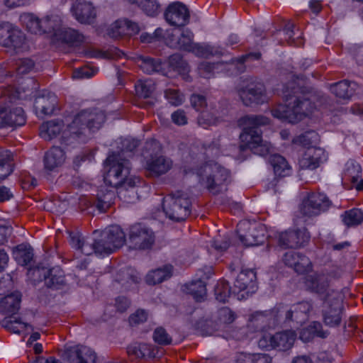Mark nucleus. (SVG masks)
<instances>
[{
  "label": "nucleus",
  "instance_id": "3c124183",
  "mask_svg": "<svg viewBox=\"0 0 363 363\" xmlns=\"http://www.w3.org/2000/svg\"><path fill=\"white\" fill-rule=\"evenodd\" d=\"M59 35L62 41L69 44L77 45L84 40V35L70 28L60 30Z\"/></svg>",
  "mask_w": 363,
  "mask_h": 363
},
{
  "label": "nucleus",
  "instance_id": "f257e3e1",
  "mask_svg": "<svg viewBox=\"0 0 363 363\" xmlns=\"http://www.w3.org/2000/svg\"><path fill=\"white\" fill-rule=\"evenodd\" d=\"M285 105L272 110L275 118L294 123L309 115L315 108V96L295 81L289 83L284 91Z\"/></svg>",
  "mask_w": 363,
  "mask_h": 363
},
{
  "label": "nucleus",
  "instance_id": "49530a36",
  "mask_svg": "<svg viewBox=\"0 0 363 363\" xmlns=\"http://www.w3.org/2000/svg\"><path fill=\"white\" fill-rule=\"evenodd\" d=\"M342 222L347 227L356 226L363 222V211L359 208L346 211L342 215Z\"/></svg>",
  "mask_w": 363,
  "mask_h": 363
},
{
  "label": "nucleus",
  "instance_id": "09e8293b",
  "mask_svg": "<svg viewBox=\"0 0 363 363\" xmlns=\"http://www.w3.org/2000/svg\"><path fill=\"white\" fill-rule=\"evenodd\" d=\"M140 69L147 74L159 72L161 69V62L149 57H141L138 60Z\"/></svg>",
  "mask_w": 363,
  "mask_h": 363
},
{
  "label": "nucleus",
  "instance_id": "052dcab7",
  "mask_svg": "<svg viewBox=\"0 0 363 363\" xmlns=\"http://www.w3.org/2000/svg\"><path fill=\"white\" fill-rule=\"evenodd\" d=\"M295 26L291 22H288L284 28V34L285 35L284 40L288 43L289 45H294L295 46H299L301 45L302 42L301 40L299 39V36H298L296 38L294 37L295 35V31L294 30Z\"/></svg>",
  "mask_w": 363,
  "mask_h": 363
},
{
  "label": "nucleus",
  "instance_id": "4d7b16f0",
  "mask_svg": "<svg viewBox=\"0 0 363 363\" xmlns=\"http://www.w3.org/2000/svg\"><path fill=\"white\" fill-rule=\"evenodd\" d=\"M318 139L317 133L313 131H307L301 135L297 136L296 138L293 139V143L294 144L301 145L303 147H311V145L315 143Z\"/></svg>",
  "mask_w": 363,
  "mask_h": 363
},
{
  "label": "nucleus",
  "instance_id": "774afa93",
  "mask_svg": "<svg viewBox=\"0 0 363 363\" xmlns=\"http://www.w3.org/2000/svg\"><path fill=\"white\" fill-rule=\"evenodd\" d=\"M191 105L196 111H199L201 108L206 106V99L204 96L193 94L190 97Z\"/></svg>",
  "mask_w": 363,
  "mask_h": 363
},
{
  "label": "nucleus",
  "instance_id": "423d86ee",
  "mask_svg": "<svg viewBox=\"0 0 363 363\" xmlns=\"http://www.w3.org/2000/svg\"><path fill=\"white\" fill-rule=\"evenodd\" d=\"M194 34L189 30H183L179 34L172 33L167 38V45L174 49L192 52L196 55L206 57L208 55H222V49L218 50L213 47L202 46L194 43Z\"/></svg>",
  "mask_w": 363,
  "mask_h": 363
},
{
  "label": "nucleus",
  "instance_id": "6ab92c4d",
  "mask_svg": "<svg viewBox=\"0 0 363 363\" xmlns=\"http://www.w3.org/2000/svg\"><path fill=\"white\" fill-rule=\"evenodd\" d=\"M296 334L293 330H284L277 333L274 335L265 336L260 343L269 342V347L279 351H286L291 349L294 343Z\"/></svg>",
  "mask_w": 363,
  "mask_h": 363
},
{
  "label": "nucleus",
  "instance_id": "bf43d9fd",
  "mask_svg": "<svg viewBox=\"0 0 363 363\" xmlns=\"http://www.w3.org/2000/svg\"><path fill=\"white\" fill-rule=\"evenodd\" d=\"M8 40V45H5L6 47L13 46L15 48H20L24 43L25 36L20 30L12 28Z\"/></svg>",
  "mask_w": 363,
  "mask_h": 363
},
{
  "label": "nucleus",
  "instance_id": "f8f14e48",
  "mask_svg": "<svg viewBox=\"0 0 363 363\" xmlns=\"http://www.w3.org/2000/svg\"><path fill=\"white\" fill-rule=\"evenodd\" d=\"M330 201L323 194L312 192L303 199L301 206V212L308 217L316 216L328 209Z\"/></svg>",
  "mask_w": 363,
  "mask_h": 363
},
{
  "label": "nucleus",
  "instance_id": "5fc2aeb1",
  "mask_svg": "<svg viewBox=\"0 0 363 363\" xmlns=\"http://www.w3.org/2000/svg\"><path fill=\"white\" fill-rule=\"evenodd\" d=\"M6 157L0 159V182L4 180L13 171V164L11 159V152L6 151Z\"/></svg>",
  "mask_w": 363,
  "mask_h": 363
},
{
  "label": "nucleus",
  "instance_id": "0e129e2a",
  "mask_svg": "<svg viewBox=\"0 0 363 363\" xmlns=\"http://www.w3.org/2000/svg\"><path fill=\"white\" fill-rule=\"evenodd\" d=\"M12 25L9 22L0 21V44L7 45Z\"/></svg>",
  "mask_w": 363,
  "mask_h": 363
},
{
  "label": "nucleus",
  "instance_id": "a19ab883",
  "mask_svg": "<svg viewBox=\"0 0 363 363\" xmlns=\"http://www.w3.org/2000/svg\"><path fill=\"white\" fill-rule=\"evenodd\" d=\"M186 292L197 302L203 301L206 296V283L201 279L192 281L186 286Z\"/></svg>",
  "mask_w": 363,
  "mask_h": 363
},
{
  "label": "nucleus",
  "instance_id": "f704fd0d",
  "mask_svg": "<svg viewBox=\"0 0 363 363\" xmlns=\"http://www.w3.org/2000/svg\"><path fill=\"white\" fill-rule=\"evenodd\" d=\"M105 238H107L111 244L113 252L121 247L125 241V235L118 225H111L107 228L104 231Z\"/></svg>",
  "mask_w": 363,
  "mask_h": 363
},
{
  "label": "nucleus",
  "instance_id": "4468645a",
  "mask_svg": "<svg viewBox=\"0 0 363 363\" xmlns=\"http://www.w3.org/2000/svg\"><path fill=\"white\" fill-rule=\"evenodd\" d=\"M310 234L306 228L281 233L278 237V245L284 249L305 246L310 240Z\"/></svg>",
  "mask_w": 363,
  "mask_h": 363
},
{
  "label": "nucleus",
  "instance_id": "f03ea898",
  "mask_svg": "<svg viewBox=\"0 0 363 363\" xmlns=\"http://www.w3.org/2000/svg\"><path fill=\"white\" fill-rule=\"evenodd\" d=\"M269 123V118L262 115H247L240 118L238 125L242 128L240 139L244 143L240 146V149L244 150L247 147L253 153L262 157L270 154L272 146L269 142L262 139L259 129Z\"/></svg>",
  "mask_w": 363,
  "mask_h": 363
},
{
  "label": "nucleus",
  "instance_id": "6e6d98bb",
  "mask_svg": "<svg viewBox=\"0 0 363 363\" xmlns=\"http://www.w3.org/2000/svg\"><path fill=\"white\" fill-rule=\"evenodd\" d=\"M152 338L155 343L162 346L169 345L172 342V336L161 326L155 329Z\"/></svg>",
  "mask_w": 363,
  "mask_h": 363
},
{
  "label": "nucleus",
  "instance_id": "c85d7f7f",
  "mask_svg": "<svg viewBox=\"0 0 363 363\" xmlns=\"http://www.w3.org/2000/svg\"><path fill=\"white\" fill-rule=\"evenodd\" d=\"M43 161L45 168L52 171L63 164L65 161V153L60 147L54 146L45 153Z\"/></svg>",
  "mask_w": 363,
  "mask_h": 363
},
{
  "label": "nucleus",
  "instance_id": "680f3d73",
  "mask_svg": "<svg viewBox=\"0 0 363 363\" xmlns=\"http://www.w3.org/2000/svg\"><path fill=\"white\" fill-rule=\"evenodd\" d=\"M164 96L168 102L172 106H177L184 102V95L179 90L168 89L164 91Z\"/></svg>",
  "mask_w": 363,
  "mask_h": 363
},
{
  "label": "nucleus",
  "instance_id": "c9c22d12",
  "mask_svg": "<svg viewBox=\"0 0 363 363\" xmlns=\"http://www.w3.org/2000/svg\"><path fill=\"white\" fill-rule=\"evenodd\" d=\"M13 257L19 264L28 265L33 258V250L28 244H20L13 248Z\"/></svg>",
  "mask_w": 363,
  "mask_h": 363
},
{
  "label": "nucleus",
  "instance_id": "2eb2a0df",
  "mask_svg": "<svg viewBox=\"0 0 363 363\" xmlns=\"http://www.w3.org/2000/svg\"><path fill=\"white\" fill-rule=\"evenodd\" d=\"M226 113L225 108L220 104H211L206 110L200 113L197 118V123L204 129L218 125L224 121Z\"/></svg>",
  "mask_w": 363,
  "mask_h": 363
},
{
  "label": "nucleus",
  "instance_id": "69168bd1",
  "mask_svg": "<svg viewBox=\"0 0 363 363\" xmlns=\"http://www.w3.org/2000/svg\"><path fill=\"white\" fill-rule=\"evenodd\" d=\"M201 150L203 151L202 154L205 156L204 158H214L219 154V147L214 142H212L208 146L203 145Z\"/></svg>",
  "mask_w": 363,
  "mask_h": 363
},
{
  "label": "nucleus",
  "instance_id": "37998d69",
  "mask_svg": "<svg viewBox=\"0 0 363 363\" xmlns=\"http://www.w3.org/2000/svg\"><path fill=\"white\" fill-rule=\"evenodd\" d=\"M361 172L360 164L354 160H350L346 164L343 180L345 182H350L351 184H355L361 177Z\"/></svg>",
  "mask_w": 363,
  "mask_h": 363
},
{
  "label": "nucleus",
  "instance_id": "7ed1b4c3",
  "mask_svg": "<svg viewBox=\"0 0 363 363\" xmlns=\"http://www.w3.org/2000/svg\"><path fill=\"white\" fill-rule=\"evenodd\" d=\"M106 174L104 182L116 189L126 185L129 179H135L130 175L131 166L129 160L121 154H111L104 162Z\"/></svg>",
  "mask_w": 363,
  "mask_h": 363
},
{
  "label": "nucleus",
  "instance_id": "bb28decb",
  "mask_svg": "<svg viewBox=\"0 0 363 363\" xmlns=\"http://www.w3.org/2000/svg\"><path fill=\"white\" fill-rule=\"evenodd\" d=\"M158 350L157 348L147 343H134L127 347V353L133 360L154 358Z\"/></svg>",
  "mask_w": 363,
  "mask_h": 363
},
{
  "label": "nucleus",
  "instance_id": "2f4dec72",
  "mask_svg": "<svg viewBox=\"0 0 363 363\" xmlns=\"http://www.w3.org/2000/svg\"><path fill=\"white\" fill-rule=\"evenodd\" d=\"M140 183L139 178L129 179L126 185H122L116 189L121 199L127 203H134L138 199L136 187Z\"/></svg>",
  "mask_w": 363,
  "mask_h": 363
},
{
  "label": "nucleus",
  "instance_id": "a878e982",
  "mask_svg": "<svg viewBox=\"0 0 363 363\" xmlns=\"http://www.w3.org/2000/svg\"><path fill=\"white\" fill-rule=\"evenodd\" d=\"M323 156V149L314 146L308 147L298 160L299 166L301 169H316Z\"/></svg>",
  "mask_w": 363,
  "mask_h": 363
},
{
  "label": "nucleus",
  "instance_id": "f3484780",
  "mask_svg": "<svg viewBox=\"0 0 363 363\" xmlns=\"http://www.w3.org/2000/svg\"><path fill=\"white\" fill-rule=\"evenodd\" d=\"M247 225V232L245 234L240 233V240L246 246H257L262 245L265 239L264 227L261 224L250 225L248 223L243 222L238 224V231L242 228H245Z\"/></svg>",
  "mask_w": 363,
  "mask_h": 363
},
{
  "label": "nucleus",
  "instance_id": "de8ad7c7",
  "mask_svg": "<svg viewBox=\"0 0 363 363\" xmlns=\"http://www.w3.org/2000/svg\"><path fill=\"white\" fill-rule=\"evenodd\" d=\"M132 4H137L148 16H155L158 13L159 4L156 0H129Z\"/></svg>",
  "mask_w": 363,
  "mask_h": 363
},
{
  "label": "nucleus",
  "instance_id": "6e6552de",
  "mask_svg": "<svg viewBox=\"0 0 363 363\" xmlns=\"http://www.w3.org/2000/svg\"><path fill=\"white\" fill-rule=\"evenodd\" d=\"M105 119L104 112L96 108L82 110L73 119L69 130L72 133L79 136L86 128L91 131L99 130Z\"/></svg>",
  "mask_w": 363,
  "mask_h": 363
},
{
  "label": "nucleus",
  "instance_id": "58836bf2",
  "mask_svg": "<svg viewBox=\"0 0 363 363\" xmlns=\"http://www.w3.org/2000/svg\"><path fill=\"white\" fill-rule=\"evenodd\" d=\"M0 324L8 331L16 334H20L23 330H33L31 325L22 322L20 319L11 316L4 318L0 322Z\"/></svg>",
  "mask_w": 363,
  "mask_h": 363
},
{
  "label": "nucleus",
  "instance_id": "0eeeda50",
  "mask_svg": "<svg viewBox=\"0 0 363 363\" xmlns=\"http://www.w3.org/2000/svg\"><path fill=\"white\" fill-rule=\"evenodd\" d=\"M0 96L1 103L5 106H0V128H15L23 125L26 122V117L21 107L6 104H12L16 96L11 93V89L1 90Z\"/></svg>",
  "mask_w": 363,
  "mask_h": 363
},
{
  "label": "nucleus",
  "instance_id": "dca6fc26",
  "mask_svg": "<svg viewBox=\"0 0 363 363\" xmlns=\"http://www.w3.org/2000/svg\"><path fill=\"white\" fill-rule=\"evenodd\" d=\"M166 21L171 26L182 27L189 22V12L187 7L179 1L170 4L164 13Z\"/></svg>",
  "mask_w": 363,
  "mask_h": 363
},
{
  "label": "nucleus",
  "instance_id": "4be33fe9",
  "mask_svg": "<svg viewBox=\"0 0 363 363\" xmlns=\"http://www.w3.org/2000/svg\"><path fill=\"white\" fill-rule=\"evenodd\" d=\"M19 20L31 33L42 34L51 31V27L48 26L50 23L48 18L40 20L32 13H24L20 16Z\"/></svg>",
  "mask_w": 363,
  "mask_h": 363
},
{
  "label": "nucleus",
  "instance_id": "7c9ffc66",
  "mask_svg": "<svg viewBox=\"0 0 363 363\" xmlns=\"http://www.w3.org/2000/svg\"><path fill=\"white\" fill-rule=\"evenodd\" d=\"M65 273L60 267H55L44 274L45 284L52 289H60L66 284Z\"/></svg>",
  "mask_w": 363,
  "mask_h": 363
},
{
  "label": "nucleus",
  "instance_id": "c756f323",
  "mask_svg": "<svg viewBox=\"0 0 363 363\" xmlns=\"http://www.w3.org/2000/svg\"><path fill=\"white\" fill-rule=\"evenodd\" d=\"M21 301V294L14 291L6 295L0 300V313L3 314L13 315L16 313Z\"/></svg>",
  "mask_w": 363,
  "mask_h": 363
},
{
  "label": "nucleus",
  "instance_id": "8fccbe9b",
  "mask_svg": "<svg viewBox=\"0 0 363 363\" xmlns=\"http://www.w3.org/2000/svg\"><path fill=\"white\" fill-rule=\"evenodd\" d=\"M136 95L140 98H149L155 91V84L150 79L138 80L135 84Z\"/></svg>",
  "mask_w": 363,
  "mask_h": 363
},
{
  "label": "nucleus",
  "instance_id": "864d4df0",
  "mask_svg": "<svg viewBox=\"0 0 363 363\" xmlns=\"http://www.w3.org/2000/svg\"><path fill=\"white\" fill-rule=\"evenodd\" d=\"M140 141L134 138H125L121 141V150L118 152L112 154H121L122 157H130L135 150L139 146Z\"/></svg>",
  "mask_w": 363,
  "mask_h": 363
},
{
  "label": "nucleus",
  "instance_id": "e433bc0d",
  "mask_svg": "<svg viewBox=\"0 0 363 363\" xmlns=\"http://www.w3.org/2000/svg\"><path fill=\"white\" fill-rule=\"evenodd\" d=\"M269 163L273 167L277 177H284L291 174V167L286 159L280 155L274 154L270 156Z\"/></svg>",
  "mask_w": 363,
  "mask_h": 363
},
{
  "label": "nucleus",
  "instance_id": "cd10ccee",
  "mask_svg": "<svg viewBox=\"0 0 363 363\" xmlns=\"http://www.w3.org/2000/svg\"><path fill=\"white\" fill-rule=\"evenodd\" d=\"M57 103V96L53 93L49 92L46 95L38 96L34 102V108L36 114H52L54 112Z\"/></svg>",
  "mask_w": 363,
  "mask_h": 363
},
{
  "label": "nucleus",
  "instance_id": "13d9d810",
  "mask_svg": "<svg viewBox=\"0 0 363 363\" xmlns=\"http://www.w3.org/2000/svg\"><path fill=\"white\" fill-rule=\"evenodd\" d=\"M109 240L105 238V233L103 231L101 234V238L98 240H94L96 254L98 255H109L113 252L111 247Z\"/></svg>",
  "mask_w": 363,
  "mask_h": 363
},
{
  "label": "nucleus",
  "instance_id": "a211bd4d",
  "mask_svg": "<svg viewBox=\"0 0 363 363\" xmlns=\"http://www.w3.org/2000/svg\"><path fill=\"white\" fill-rule=\"evenodd\" d=\"M64 358L66 363H95V352L85 346L70 347L65 351Z\"/></svg>",
  "mask_w": 363,
  "mask_h": 363
},
{
  "label": "nucleus",
  "instance_id": "338daca9",
  "mask_svg": "<svg viewBox=\"0 0 363 363\" xmlns=\"http://www.w3.org/2000/svg\"><path fill=\"white\" fill-rule=\"evenodd\" d=\"M147 318V313L143 309L137 310L129 317V322L131 325L143 323Z\"/></svg>",
  "mask_w": 363,
  "mask_h": 363
},
{
  "label": "nucleus",
  "instance_id": "c03bdc74",
  "mask_svg": "<svg viewBox=\"0 0 363 363\" xmlns=\"http://www.w3.org/2000/svg\"><path fill=\"white\" fill-rule=\"evenodd\" d=\"M236 317V314L230 308H221L218 312V323L216 330H226L228 326L235 321Z\"/></svg>",
  "mask_w": 363,
  "mask_h": 363
},
{
  "label": "nucleus",
  "instance_id": "603ef678",
  "mask_svg": "<svg viewBox=\"0 0 363 363\" xmlns=\"http://www.w3.org/2000/svg\"><path fill=\"white\" fill-rule=\"evenodd\" d=\"M214 293L216 300L223 303L226 302L230 294H233L229 283L225 280L218 282L214 289Z\"/></svg>",
  "mask_w": 363,
  "mask_h": 363
},
{
  "label": "nucleus",
  "instance_id": "5701e85b",
  "mask_svg": "<svg viewBox=\"0 0 363 363\" xmlns=\"http://www.w3.org/2000/svg\"><path fill=\"white\" fill-rule=\"evenodd\" d=\"M330 91L340 99H350L354 94H362L363 87L355 82L342 80L330 85Z\"/></svg>",
  "mask_w": 363,
  "mask_h": 363
},
{
  "label": "nucleus",
  "instance_id": "b1692460",
  "mask_svg": "<svg viewBox=\"0 0 363 363\" xmlns=\"http://www.w3.org/2000/svg\"><path fill=\"white\" fill-rule=\"evenodd\" d=\"M305 283L307 289L311 291L324 295V297L328 292L330 293L331 291H333V289H328L330 283L328 274H325V272L308 275L306 277Z\"/></svg>",
  "mask_w": 363,
  "mask_h": 363
},
{
  "label": "nucleus",
  "instance_id": "72a5a7b5",
  "mask_svg": "<svg viewBox=\"0 0 363 363\" xmlns=\"http://www.w3.org/2000/svg\"><path fill=\"white\" fill-rule=\"evenodd\" d=\"M64 123L62 120H52L43 123L40 127V135L45 140L57 137L62 131Z\"/></svg>",
  "mask_w": 363,
  "mask_h": 363
},
{
  "label": "nucleus",
  "instance_id": "20e7f679",
  "mask_svg": "<svg viewBox=\"0 0 363 363\" xmlns=\"http://www.w3.org/2000/svg\"><path fill=\"white\" fill-rule=\"evenodd\" d=\"M198 175L203 182L206 188L213 194H218L225 191L230 179L228 170L217 163L206 164L199 169Z\"/></svg>",
  "mask_w": 363,
  "mask_h": 363
},
{
  "label": "nucleus",
  "instance_id": "393cba45",
  "mask_svg": "<svg viewBox=\"0 0 363 363\" xmlns=\"http://www.w3.org/2000/svg\"><path fill=\"white\" fill-rule=\"evenodd\" d=\"M71 13L81 23H91L96 16L93 5L89 2L75 1L71 7Z\"/></svg>",
  "mask_w": 363,
  "mask_h": 363
},
{
  "label": "nucleus",
  "instance_id": "412c9836",
  "mask_svg": "<svg viewBox=\"0 0 363 363\" xmlns=\"http://www.w3.org/2000/svg\"><path fill=\"white\" fill-rule=\"evenodd\" d=\"M284 264L294 269L298 274H304L311 268V262L308 257L299 252L290 251L283 257Z\"/></svg>",
  "mask_w": 363,
  "mask_h": 363
},
{
  "label": "nucleus",
  "instance_id": "1a4fd4ad",
  "mask_svg": "<svg viewBox=\"0 0 363 363\" xmlns=\"http://www.w3.org/2000/svg\"><path fill=\"white\" fill-rule=\"evenodd\" d=\"M154 232L141 223H135L130 227L128 242L135 250H146L152 247L155 242Z\"/></svg>",
  "mask_w": 363,
  "mask_h": 363
},
{
  "label": "nucleus",
  "instance_id": "a18cd8bd",
  "mask_svg": "<svg viewBox=\"0 0 363 363\" xmlns=\"http://www.w3.org/2000/svg\"><path fill=\"white\" fill-rule=\"evenodd\" d=\"M139 279L136 272L130 268L120 270L116 276V281L125 289L130 288L133 284L138 283Z\"/></svg>",
  "mask_w": 363,
  "mask_h": 363
},
{
  "label": "nucleus",
  "instance_id": "9b49d317",
  "mask_svg": "<svg viewBox=\"0 0 363 363\" xmlns=\"http://www.w3.org/2000/svg\"><path fill=\"white\" fill-rule=\"evenodd\" d=\"M325 308L323 312V320L329 326L338 325L341 320V296L337 291H331L324 298Z\"/></svg>",
  "mask_w": 363,
  "mask_h": 363
},
{
  "label": "nucleus",
  "instance_id": "aec40b11",
  "mask_svg": "<svg viewBox=\"0 0 363 363\" xmlns=\"http://www.w3.org/2000/svg\"><path fill=\"white\" fill-rule=\"evenodd\" d=\"M172 167L171 159L164 155H153L147 160L146 175L150 177H158L168 172Z\"/></svg>",
  "mask_w": 363,
  "mask_h": 363
},
{
  "label": "nucleus",
  "instance_id": "473e14b6",
  "mask_svg": "<svg viewBox=\"0 0 363 363\" xmlns=\"http://www.w3.org/2000/svg\"><path fill=\"white\" fill-rule=\"evenodd\" d=\"M312 308V303L309 301H302L291 306V322L302 325L308 319Z\"/></svg>",
  "mask_w": 363,
  "mask_h": 363
},
{
  "label": "nucleus",
  "instance_id": "39448f33",
  "mask_svg": "<svg viewBox=\"0 0 363 363\" xmlns=\"http://www.w3.org/2000/svg\"><path fill=\"white\" fill-rule=\"evenodd\" d=\"M163 211L170 220H185L191 212V201L187 194L177 191L168 194L163 202Z\"/></svg>",
  "mask_w": 363,
  "mask_h": 363
},
{
  "label": "nucleus",
  "instance_id": "79ce46f5",
  "mask_svg": "<svg viewBox=\"0 0 363 363\" xmlns=\"http://www.w3.org/2000/svg\"><path fill=\"white\" fill-rule=\"evenodd\" d=\"M291 306L279 303L270 311V315L277 323H289L291 322Z\"/></svg>",
  "mask_w": 363,
  "mask_h": 363
},
{
  "label": "nucleus",
  "instance_id": "ea45409f",
  "mask_svg": "<svg viewBox=\"0 0 363 363\" xmlns=\"http://www.w3.org/2000/svg\"><path fill=\"white\" fill-rule=\"evenodd\" d=\"M172 267L171 265L164 266L163 268H159L153 270L146 276V282L150 285L160 284L169 279L172 276Z\"/></svg>",
  "mask_w": 363,
  "mask_h": 363
},
{
  "label": "nucleus",
  "instance_id": "e2e57ef3",
  "mask_svg": "<svg viewBox=\"0 0 363 363\" xmlns=\"http://www.w3.org/2000/svg\"><path fill=\"white\" fill-rule=\"evenodd\" d=\"M35 63L30 58L18 59L16 62V70L18 74H26L31 71Z\"/></svg>",
  "mask_w": 363,
  "mask_h": 363
},
{
  "label": "nucleus",
  "instance_id": "4c0bfd02",
  "mask_svg": "<svg viewBox=\"0 0 363 363\" xmlns=\"http://www.w3.org/2000/svg\"><path fill=\"white\" fill-rule=\"evenodd\" d=\"M116 199L115 191L101 189L97 194L94 206L101 212H105L114 203Z\"/></svg>",
  "mask_w": 363,
  "mask_h": 363
},
{
  "label": "nucleus",
  "instance_id": "9d476101",
  "mask_svg": "<svg viewBox=\"0 0 363 363\" xmlns=\"http://www.w3.org/2000/svg\"><path fill=\"white\" fill-rule=\"evenodd\" d=\"M257 290L256 272L253 269H242L238 275L233 289L238 299L248 298Z\"/></svg>",
  "mask_w": 363,
  "mask_h": 363
},
{
  "label": "nucleus",
  "instance_id": "ddd939ff",
  "mask_svg": "<svg viewBox=\"0 0 363 363\" xmlns=\"http://www.w3.org/2000/svg\"><path fill=\"white\" fill-rule=\"evenodd\" d=\"M238 93L242 103L247 106L263 104L267 100L266 89L262 82H250L238 89Z\"/></svg>",
  "mask_w": 363,
  "mask_h": 363
}]
</instances>
